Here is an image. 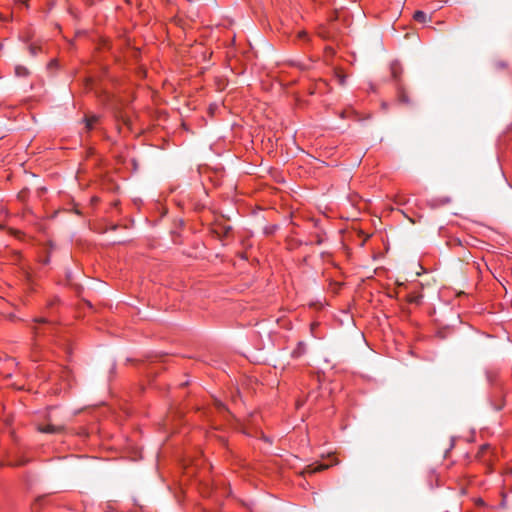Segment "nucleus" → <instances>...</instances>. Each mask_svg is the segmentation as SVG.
I'll use <instances>...</instances> for the list:
<instances>
[{
    "label": "nucleus",
    "mask_w": 512,
    "mask_h": 512,
    "mask_svg": "<svg viewBox=\"0 0 512 512\" xmlns=\"http://www.w3.org/2000/svg\"><path fill=\"white\" fill-rule=\"evenodd\" d=\"M15 72L17 76H26L28 74V70L22 66H17Z\"/></svg>",
    "instance_id": "8"
},
{
    "label": "nucleus",
    "mask_w": 512,
    "mask_h": 512,
    "mask_svg": "<svg viewBox=\"0 0 512 512\" xmlns=\"http://www.w3.org/2000/svg\"><path fill=\"white\" fill-rule=\"evenodd\" d=\"M61 430H62L61 426H55V425H52V424H47V425L39 427V431L40 432L50 433V434L59 433Z\"/></svg>",
    "instance_id": "2"
},
{
    "label": "nucleus",
    "mask_w": 512,
    "mask_h": 512,
    "mask_svg": "<svg viewBox=\"0 0 512 512\" xmlns=\"http://www.w3.org/2000/svg\"><path fill=\"white\" fill-rule=\"evenodd\" d=\"M439 201H440V204H442V205L450 202L449 198H443V199H440Z\"/></svg>",
    "instance_id": "11"
},
{
    "label": "nucleus",
    "mask_w": 512,
    "mask_h": 512,
    "mask_svg": "<svg viewBox=\"0 0 512 512\" xmlns=\"http://www.w3.org/2000/svg\"><path fill=\"white\" fill-rule=\"evenodd\" d=\"M398 98H399V101L404 103V104H409L410 103V100H409L406 92L403 89H399L398 90Z\"/></svg>",
    "instance_id": "7"
},
{
    "label": "nucleus",
    "mask_w": 512,
    "mask_h": 512,
    "mask_svg": "<svg viewBox=\"0 0 512 512\" xmlns=\"http://www.w3.org/2000/svg\"><path fill=\"white\" fill-rule=\"evenodd\" d=\"M99 117L96 115H92L90 117H86L84 119L85 122V129L87 132H90L92 129H94L96 123L98 122Z\"/></svg>",
    "instance_id": "3"
},
{
    "label": "nucleus",
    "mask_w": 512,
    "mask_h": 512,
    "mask_svg": "<svg viewBox=\"0 0 512 512\" xmlns=\"http://www.w3.org/2000/svg\"><path fill=\"white\" fill-rule=\"evenodd\" d=\"M297 37L300 39V40H303V41H306L308 39V35H307V32L302 30V31H299L298 34H297Z\"/></svg>",
    "instance_id": "9"
},
{
    "label": "nucleus",
    "mask_w": 512,
    "mask_h": 512,
    "mask_svg": "<svg viewBox=\"0 0 512 512\" xmlns=\"http://www.w3.org/2000/svg\"><path fill=\"white\" fill-rule=\"evenodd\" d=\"M327 466H324V465H317L313 470L312 472H317V471H320V470H323V469H326Z\"/></svg>",
    "instance_id": "10"
},
{
    "label": "nucleus",
    "mask_w": 512,
    "mask_h": 512,
    "mask_svg": "<svg viewBox=\"0 0 512 512\" xmlns=\"http://www.w3.org/2000/svg\"><path fill=\"white\" fill-rule=\"evenodd\" d=\"M391 73L394 79H398L401 73V66L398 62H393L391 64Z\"/></svg>",
    "instance_id": "4"
},
{
    "label": "nucleus",
    "mask_w": 512,
    "mask_h": 512,
    "mask_svg": "<svg viewBox=\"0 0 512 512\" xmlns=\"http://www.w3.org/2000/svg\"><path fill=\"white\" fill-rule=\"evenodd\" d=\"M307 345L304 341H299L291 352L292 358H299L306 353Z\"/></svg>",
    "instance_id": "1"
},
{
    "label": "nucleus",
    "mask_w": 512,
    "mask_h": 512,
    "mask_svg": "<svg viewBox=\"0 0 512 512\" xmlns=\"http://www.w3.org/2000/svg\"><path fill=\"white\" fill-rule=\"evenodd\" d=\"M407 301L411 304L420 305L422 302V296L417 294H410L407 297Z\"/></svg>",
    "instance_id": "5"
},
{
    "label": "nucleus",
    "mask_w": 512,
    "mask_h": 512,
    "mask_svg": "<svg viewBox=\"0 0 512 512\" xmlns=\"http://www.w3.org/2000/svg\"><path fill=\"white\" fill-rule=\"evenodd\" d=\"M413 18L420 23H425L427 20V15L425 12L418 10L414 13Z\"/></svg>",
    "instance_id": "6"
}]
</instances>
